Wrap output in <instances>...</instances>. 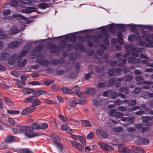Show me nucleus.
<instances>
[{"instance_id": "obj_1", "label": "nucleus", "mask_w": 153, "mask_h": 153, "mask_svg": "<svg viewBox=\"0 0 153 153\" xmlns=\"http://www.w3.org/2000/svg\"><path fill=\"white\" fill-rule=\"evenodd\" d=\"M125 48L127 52H129L131 55L137 57L140 53H142L144 49L143 48L136 49V47H134V46L131 45H126Z\"/></svg>"}, {"instance_id": "obj_2", "label": "nucleus", "mask_w": 153, "mask_h": 153, "mask_svg": "<svg viewBox=\"0 0 153 153\" xmlns=\"http://www.w3.org/2000/svg\"><path fill=\"white\" fill-rule=\"evenodd\" d=\"M30 48H28L27 51H22L19 57L17 58V62L18 63V65L20 67H23L26 64L27 60L26 59H23L21 62H20L23 56L26 55L27 52L30 51Z\"/></svg>"}, {"instance_id": "obj_3", "label": "nucleus", "mask_w": 153, "mask_h": 153, "mask_svg": "<svg viewBox=\"0 0 153 153\" xmlns=\"http://www.w3.org/2000/svg\"><path fill=\"white\" fill-rule=\"evenodd\" d=\"M141 38L149 43H153V34L150 37H149V34L147 32H144L143 33Z\"/></svg>"}, {"instance_id": "obj_4", "label": "nucleus", "mask_w": 153, "mask_h": 153, "mask_svg": "<svg viewBox=\"0 0 153 153\" xmlns=\"http://www.w3.org/2000/svg\"><path fill=\"white\" fill-rule=\"evenodd\" d=\"M72 146L74 148L77 149L80 152H83L84 148L82 145L79 143L74 141H70Z\"/></svg>"}, {"instance_id": "obj_5", "label": "nucleus", "mask_w": 153, "mask_h": 153, "mask_svg": "<svg viewBox=\"0 0 153 153\" xmlns=\"http://www.w3.org/2000/svg\"><path fill=\"white\" fill-rule=\"evenodd\" d=\"M135 79L137 81H138L137 84L138 85H142L143 84L147 85H150L153 83L152 82L147 81L140 82V81H142L143 80V77L140 76L136 77L135 78Z\"/></svg>"}, {"instance_id": "obj_6", "label": "nucleus", "mask_w": 153, "mask_h": 153, "mask_svg": "<svg viewBox=\"0 0 153 153\" xmlns=\"http://www.w3.org/2000/svg\"><path fill=\"white\" fill-rule=\"evenodd\" d=\"M96 132L98 136L102 139H105L108 137V135L106 132L99 129L96 130Z\"/></svg>"}, {"instance_id": "obj_7", "label": "nucleus", "mask_w": 153, "mask_h": 153, "mask_svg": "<svg viewBox=\"0 0 153 153\" xmlns=\"http://www.w3.org/2000/svg\"><path fill=\"white\" fill-rule=\"evenodd\" d=\"M42 134L39 133L30 132L29 131H26L25 133V136L27 138H30L36 136H40Z\"/></svg>"}, {"instance_id": "obj_8", "label": "nucleus", "mask_w": 153, "mask_h": 153, "mask_svg": "<svg viewBox=\"0 0 153 153\" xmlns=\"http://www.w3.org/2000/svg\"><path fill=\"white\" fill-rule=\"evenodd\" d=\"M42 59H38L36 60L37 62L42 65V66H46L48 65L49 64V62L47 60L43 59L44 57L43 56H41Z\"/></svg>"}, {"instance_id": "obj_9", "label": "nucleus", "mask_w": 153, "mask_h": 153, "mask_svg": "<svg viewBox=\"0 0 153 153\" xmlns=\"http://www.w3.org/2000/svg\"><path fill=\"white\" fill-rule=\"evenodd\" d=\"M99 144L102 149L104 151H107L113 149L112 147L111 146L106 145L105 143L101 142H99Z\"/></svg>"}, {"instance_id": "obj_10", "label": "nucleus", "mask_w": 153, "mask_h": 153, "mask_svg": "<svg viewBox=\"0 0 153 153\" xmlns=\"http://www.w3.org/2000/svg\"><path fill=\"white\" fill-rule=\"evenodd\" d=\"M137 144L138 145H147L148 144L149 142V139L146 138H140L138 140H137L136 141Z\"/></svg>"}, {"instance_id": "obj_11", "label": "nucleus", "mask_w": 153, "mask_h": 153, "mask_svg": "<svg viewBox=\"0 0 153 153\" xmlns=\"http://www.w3.org/2000/svg\"><path fill=\"white\" fill-rule=\"evenodd\" d=\"M15 137L13 135L7 136L5 140L6 142L7 143H11L14 141Z\"/></svg>"}, {"instance_id": "obj_12", "label": "nucleus", "mask_w": 153, "mask_h": 153, "mask_svg": "<svg viewBox=\"0 0 153 153\" xmlns=\"http://www.w3.org/2000/svg\"><path fill=\"white\" fill-rule=\"evenodd\" d=\"M52 143L53 145L55 146L60 150H62L63 149V146L59 142H58L56 140H53L52 141Z\"/></svg>"}, {"instance_id": "obj_13", "label": "nucleus", "mask_w": 153, "mask_h": 153, "mask_svg": "<svg viewBox=\"0 0 153 153\" xmlns=\"http://www.w3.org/2000/svg\"><path fill=\"white\" fill-rule=\"evenodd\" d=\"M19 45V42L17 41H14L12 42L9 45V47L10 48H16Z\"/></svg>"}, {"instance_id": "obj_14", "label": "nucleus", "mask_w": 153, "mask_h": 153, "mask_svg": "<svg viewBox=\"0 0 153 153\" xmlns=\"http://www.w3.org/2000/svg\"><path fill=\"white\" fill-rule=\"evenodd\" d=\"M50 4L46 3H41L38 5V7L39 8L42 9H45L50 7Z\"/></svg>"}, {"instance_id": "obj_15", "label": "nucleus", "mask_w": 153, "mask_h": 153, "mask_svg": "<svg viewBox=\"0 0 153 153\" xmlns=\"http://www.w3.org/2000/svg\"><path fill=\"white\" fill-rule=\"evenodd\" d=\"M60 129L62 131H65L67 132H69L71 131L69 127L67 125H62L60 127Z\"/></svg>"}, {"instance_id": "obj_16", "label": "nucleus", "mask_w": 153, "mask_h": 153, "mask_svg": "<svg viewBox=\"0 0 153 153\" xmlns=\"http://www.w3.org/2000/svg\"><path fill=\"white\" fill-rule=\"evenodd\" d=\"M81 122L82 124L86 127H90L92 126V125L89 121L88 120H81Z\"/></svg>"}, {"instance_id": "obj_17", "label": "nucleus", "mask_w": 153, "mask_h": 153, "mask_svg": "<svg viewBox=\"0 0 153 153\" xmlns=\"http://www.w3.org/2000/svg\"><path fill=\"white\" fill-rule=\"evenodd\" d=\"M128 61L129 63H136L140 62H141V60L138 59L137 60H136L135 61L134 58L132 56L128 58Z\"/></svg>"}, {"instance_id": "obj_18", "label": "nucleus", "mask_w": 153, "mask_h": 153, "mask_svg": "<svg viewBox=\"0 0 153 153\" xmlns=\"http://www.w3.org/2000/svg\"><path fill=\"white\" fill-rule=\"evenodd\" d=\"M117 35L119 40L118 41V43L122 44L123 42V35L121 33L118 32L117 33Z\"/></svg>"}, {"instance_id": "obj_19", "label": "nucleus", "mask_w": 153, "mask_h": 153, "mask_svg": "<svg viewBox=\"0 0 153 153\" xmlns=\"http://www.w3.org/2000/svg\"><path fill=\"white\" fill-rule=\"evenodd\" d=\"M103 36L104 37L105 39L104 40V42L106 44H108V42L107 40L110 38V34L108 32H106L103 34Z\"/></svg>"}, {"instance_id": "obj_20", "label": "nucleus", "mask_w": 153, "mask_h": 153, "mask_svg": "<svg viewBox=\"0 0 153 153\" xmlns=\"http://www.w3.org/2000/svg\"><path fill=\"white\" fill-rule=\"evenodd\" d=\"M94 148V145L91 146H86L85 148V152L86 153H88L90 151L93 149Z\"/></svg>"}, {"instance_id": "obj_21", "label": "nucleus", "mask_w": 153, "mask_h": 153, "mask_svg": "<svg viewBox=\"0 0 153 153\" xmlns=\"http://www.w3.org/2000/svg\"><path fill=\"white\" fill-rule=\"evenodd\" d=\"M137 36L134 34L130 35L128 38V40L130 42H134L137 40Z\"/></svg>"}, {"instance_id": "obj_22", "label": "nucleus", "mask_w": 153, "mask_h": 153, "mask_svg": "<svg viewBox=\"0 0 153 153\" xmlns=\"http://www.w3.org/2000/svg\"><path fill=\"white\" fill-rule=\"evenodd\" d=\"M59 117L63 122L65 124L68 123V120L66 117H65L63 115L61 114H59Z\"/></svg>"}, {"instance_id": "obj_23", "label": "nucleus", "mask_w": 153, "mask_h": 153, "mask_svg": "<svg viewBox=\"0 0 153 153\" xmlns=\"http://www.w3.org/2000/svg\"><path fill=\"white\" fill-rule=\"evenodd\" d=\"M123 128L122 126L115 127L113 128V130L115 132H120L123 130Z\"/></svg>"}, {"instance_id": "obj_24", "label": "nucleus", "mask_w": 153, "mask_h": 153, "mask_svg": "<svg viewBox=\"0 0 153 153\" xmlns=\"http://www.w3.org/2000/svg\"><path fill=\"white\" fill-rule=\"evenodd\" d=\"M33 91L31 89L29 88H24L22 90V92L25 94H29L32 93Z\"/></svg>"}, {"instance_id": "obj_25", "label": "nucleus", "mask_w": 153, "mask_h": 153, "mask_svg": "<svg viewBox=\"0 0 153 153\" xmlns=\"http://www.w3.org/2000/svg\"><path fill=\"white\" fill-rule=\"evenodd\" d=\"M19 31V30L15 27L12 28L11 31L9 32L10 34H15L18 33Z\"/></svg>"}, {"instance_id": "obj_26", "label": "nucleus", "mask_w": 153, "mask_h": 153, "mask_svg": "<svg viewBox=\"0 0 153 153\" xmlns=\"http://www.w3.org/2000/svg\"><path fill=\"white\" fill-rule=\"evenodd\" d=\"M114 115L115 118L119 119L121 118L124 116V114L122 112H117L115 113Z\"/></svg>"}, {"instance_id": "obj_27", "label": "nucleus", "mask_w": 153, "mask_h": 153, "mask_svg": "<svg viewBox=\"0 0 153 153\" xmlns=\"http://www.w3.org/2000/svg\"><path fill=\"white\" fill-rule=\"evenodd\" d=\"M120 92H123L126 94H128L129 93V91L128 90V87H122L120 89Z\"/></svg>"}, {"instance_id": "obj_28", "label": "nucleus", "mask_w": 153, "mask_h": 153, "mask_svg": "<svg viewBox=\"0 0 153 153\" xmlns=\"http://www.w3.org/2000/svg\"><path fill=\"white\" fill-rule=\"evenodd\" d=\"M34 97L33 96H30L29 97L26 98L25 100V102H31L32 103L34 100Z\"/></svg>"}, {"instance_id": "obj_29", "label": "nucleus", "mask_w": 153, "mask_h": 153, "mask_svg": "<svg viewBox=\"0 0 153 153\" xmlns=\"http://www.w3.org/2000/svg\"><path fill=\"white\" fill-rule=\"evenodd\" d=\"M32 104L34 106H37L40 104V102L38 99L36 98H34Z\"/></svg>"}, {"instance_id": "obj_30", "label": "nucleus", "mask_w": 153, "mask_h": 153, "mask_svg": "<svg viewBox=\"0 0 153 153\" xmlns=\"http://www.w3.org/2000/svg\"><path fill=\"white\" fill-rule=\"evenodd\" d=\"M19 153H33L30 150L28 149H22L20 150Z\"/></svg>"}, {"instance_id": "obj_31", "label": "nucleus", "mask_w": 153, "mask_h": 153, "mask_svg": "<svg viewBox=\"0 0 153 153\" xmlns=\"http://www.w3.org/2000/svg\"><path fill=\"white\" fill-rule=\"evenodd\" d=\"M77 103L82 105L84 104L86 102V100L85 99L80 98L77 100Z\"/></svg>"}, {"instance_id": "obj_32", "label": "nucleus", "mask_w": 153, "mask_h": 153, "mask_svg": "<svg viewBox=\"0 0 153 153\" xmlns=\"http://www.w3.org/2000/svg\"><path fill=\"white\" fill-rule=\"evenodd\" d=\"M7 113L10 114H17L19 113L18 111L7 110Z\"/></svg>"}, {"instance_id": "obj_33", "label": "nucleus", "mask_w": 153, "mask_h": 153, "mask_svg": "<svg viewBox=\"0 0 153 153\" xmlns=\"http://www.w3.org/2000/svg\"><path fill=\"white\" fill-rule=\"evenodd\" d=\"M77 140L80 141L81 143H83L85 146V140L84 137L79 136Z\"/></svg>"}, {"instance_id": "obj_34", "label": "nucleus", "mask_w": 153, "mask_h": 153, "mask_svg": "<svg viewBox=\"0 0 153 153\" xmlns=\"http://www.w3.org/2000/svg\"><path fill=\"white\" fill-rule=\"evenodd\" d=\"M77 140L80 141L81 143H83L85 146V140L84 137L79 136Z\"/></svg>"}, {"instance_id": "obj_35", "label": "nucleus", "mask_w": 153, "mask_h": 153, "mask_svg": "<svg viewBox=\"0 0 153 153\" xmlns=\"http://www.w3.org/2000/svg\"><path fill=\"white\" fill-rule=\"evenodd\" d=\"M16 84L18 88H22L25 85V83L24 81H21L19 80L17 82Z\"/></svg>"}, {"instance_id": "obj_36", "label": "nucleus", "mask_w": 153, "mask_h": 153, "mask_svg": "<svg viewBox=\"0 0 153 153\" xmlns=\"http://www.w3.org/2000/svg\"><path fill=\"white\" fill-rule=\"evenodd\" d=\"M119 61L121 62L122 63L119 64L118 66L119 67H123L125 65V64L126 62V59H120Z\"/></svg>"}, {"instance_id": "obj_37", "label": "nucleus", "mask_w": 153, "mask_h": 153, "mask_svg": "<svg viewBox=\"0 0 153 153\" xmlns=\"http://www.w3.org/2000/svg\"><path fill=\"white\" fill-rule=\"evenodd\" d=\"M62 92L65 94H70L71 93V91L67 88L64 87L62 89Z\"/></svg>"}, {"instance_id": "obj_38", "label": "nucleus", "mask_w": 153, "mask_h": 153, "mask_svg": "<svg viewBox=\"0 0 153 153\" xmlns=\"http://www.w3.org/2000/svg\"><path fill=\"white\" fill-rule=\"evenodd\" d=\"M28 83L30 85H40L42 84L41 82L37 81H33L32 82H28Z\"/></svg>"}, {"instance_id": "obj_39", "label": "nucleus", "mask_w": 153, "mask_h": 153, "mask_svg": "<svg viewBox=\"0 0 153 153\" xmlns=\"http://www.w3.org/2000/svg\"><path fill=\"white\" fill-rule=\"evenodd\" d=\"M76 94L79 97H81L85 96V95L86 94V93L85 92H79V91H77Z\"/></svg>"}, {"instance_id": "obj_40", "label": "nucleus", "mask_w": 153, "mask_h": 153, "mask_svg": "<svg viewBox=\"0 0 153 153\" xmlns=\"http://www.w3.org/2000/svg\"><path fill=\"white\" fill-rule=\"evenodd\" d=\"M142 118L143 122L146 123H148V120H151V118L149 117H142Z\"/></svg>"}, {"instance_id": "obj_41", "label": "nucleus", "mask_w": 153, "mask_h": 153, "mask_svg": "<svg viewBox=\"0 0 153 153\" xmlns=\"http://www.w3.org/2000/svg\"><path fill=\"white\" fill-rule=\"evenodd\" d=\"M32 126L33 128L36 130L40 129V126L38 123H34L33 124Z\"/></svg>"}, {"instance_id": "obj_42", "label": "nucleus", "mask_w": 153, "mask_h": 153, "mask_svg": "<svg viewBox=\"0 0 153 153\" xmlns=\"http://www.w3.org/2000/svg\"><path fill=\"white\" fill-rule=\"evenodd\" d=\"M54 82L53 80H48L44 81V84L47 86L49 85Z\"/></svg>"}, {"instance_id": "obj_43", "label": "nucleus", "mask_w": 153, "mask_h": 153, "mask_svg": "<svg viewBox=\"0 0 153 153\" xmlns=\"http://www.w3.org/2000/svg\"><path fill=\"white\" fill-rule=\"evenodd\" d=\"M29 114L32 112L36 109V108L33 106L27 107Z\"/></svg>"}, {"instance_id": "obj_44", "label": "nucleus", "mask_w": 153, "mask_h": 153, "mask_svg": "<svg viewBox=\"0 0 153 153\" xmlns=\"http://www.w3.org/2000/svg\"><path fill=\"white\" fill-rule=\"evenodd\" d=\"M18 129L19 130V131L21 132H23L25 131H27L26 126H21L19 127V128Z\"/></svg>"}, {"instance_id": "obj_45", "label": "nucleus", "mask_w": 153, "mask_h": 153, "mask_svg": "<svg viewBox=\"0 0 153 153\" xmlns=\"http://www.w3.org/2000/svg\"><path fill=\"white\" fill-rule=\"evenodd\" d=\"M51 135L53 137L57 140L59 141L61 139L60 137L55 133H52Z\"/></svg>"}, {"instance_id": "obj_46", "label": "nucleus", "mask_w": 153, "mask_h": 153, "mask_svg": "<svg viewBox=\"0 0 153 153\" xmlns=\"http://www.w3.org/2000/svg\"><path fill=\"white\" fill-rule=\"evenodd\" d=\"M36 9L35 8L30 7L29 8V9L26 10V13H31L36 11Z\"/></svg>"}, {"instance_id": "obj_47", "label": "nucleus", "mask_w": 153, "mask_h": 153, "mask_svg": "<svg viewBox=\"0 0 153 153\" xmlns=\"http://www.w3.org/2000/svg\"><path fill=\"white\" fill-rule=\"evenodd\" d=\"M40 126L41 129H42L46 128L48 127V125L46 123H41Z\"/></svg>"}, {"instance_id": "obj_48", "label": "nucleus", "mask_w": 153, "mask_h": 153, "mask_svg": "<svg viewBox=\"0 0 153 153\" xmlns=\"http://www.w3.org/2000/svg\"><path fill=\"white\" fill-rule=\"evenodd\" d=\"M106 85V83L101 82H99L97 84V87L102 88L105 87Z\"/></svg>"}, {"instance_id": "obj_49", "label": "nucleus", "mask_w": 153, "mask_h": 153, "mask_svg": "<svg viewBox=\"0 0 153 153\" xmlns=\"http://www.w3.org/2000/svg\"><path fill=\"white\" fill-rule=\"evenodd\" d=\"M76 105V102L75 100H72L70 101L69 103V105L71 107H75Z\"/></svg>"}, {"instance_id": "obj_50", "label": "nucleus", "mask_w": 153, "mask_h": 153, "mask_svg": "<svg viewBox=\"0 0 153 153\" xmlns=\"http://www.w3.org/2000/svg\"><path fill=\"white\" fill-rule=\"evenodd\" d=\"M94 137V133L92 132H91L87 136V138L88 139H91Z\"/></svg>"}, {"instance_id": "obj_51", "label": "nucleus", "mask_w": 153, "mask_h": 153, "mask_svg": "<svg viewBox=\"0 0 153 153\" xmlns=\"http://www.w3.org/2000/svg\"><path fill=\"white\" fill-rule=\"evenodd\" d=\"M149 61L146 60H143L142 61V62L146 64H147L148 66L151 67H153V63H149Z\"/></svg>"}, {"instance_id": "obj_52", "label": "nucleus", "mask_w": 153, "mask_h": 153, "mask_svg": "<svg viewBox=\"0 0 153 153\" xmlns=\"http://www.w3.org/2000/svg\"><path fill=\"white\" fill-rule=\"evenodd\" d=\"M96 92L95 89L94 88H90L88 90V92L91 94L92 95H94Z\"/></svg>"}, {"instance_id": "obj_53", "label": "nucleus", "mask_w": 153, "mask_h": 153, "mask_svg": "<svg viewBox=\"0 0 153 153\" xmlns=\"http://www.w3.org/2000/svg\"><path fill=\"white\" fill-rule=\"evenodd\" d=\"M4 98L6 103L8 104H11V101L8 97H4Z\"/></svg>"}, {"instance_id": "obj_54", "label": "nucleus", "mask_w": 153, "mask_h": 153, "mask_svg": "<svg viewBox=\"0 0 153 153\" xmlns=\"http://www.w3.org/2000/svg\"><path fill=\"white\" fill-rule=\"evenodd\" d=\"M42 94V91L39 90L36 91L33 94L35 97H38Z\"/></svg>"}, {"instance_id": "obj_55", "label": "nucleus", "mask_w": 153, "mask_h": 153, "mask_svg": "<svg viewBox=\"0 0 153 153\" xmlns=\"http://www.w3.org/2000/svg\"><path fill=\"white\" fill-rule=\"evenodd\" d=\"M27 108L23 110L21 112V114L22 115H24L29 114V112L28 111Z\"/></svg>"}, {"instance_id": "obj_56", "label": "nucleus", "mask_w": 153, "mask_h": 153, "mask_svg": "<svg viewBox=\"0 0 153 153\" xmlns=\"http://www.w3.org/2000/svg\"><path fill=\"white\" fill-rule=\"evenodd\" d=\"M38 46L37 48H36L34 49V50H33V51H32L31 54L32 55H35L38 53L39 50H38Z\"/></svg>"}, {"instance_id": "obj_57", "label": "nucleus", "mask_w": 153, "mask_h": 153, "mask_svg": "<svg viewBox=\"0 0 153 153\" xmlns=\"http://www.w3.org/2000/svg\"><path fill=\"white\" fill-rule=\"evenodd\" d=\"M17 57V56L16 54H13L11 58L12 60H13V62H10L11 64H13V62H14L16 60V59Z\"/></svg>"}, {"instance_id": "obj_58", "label": "nucleus", "mask_w": 153, "mask_h": 153, "mask_svg": "<svg viewBox=\"0 0 153 153\" xmlns=\"http://www.w3.org/2000/svg\"><path fill=\"white\" fill-rule=\"evenodd\" d=\"M114 72L115 70L113 69H111L108 71V74L110 76H112L114 75Z\"/></svg>"}, {"instance_id": "obj_59", "label": "nucleus", "mask_w": 153, "mask_h": 153, "mask_svg": "<svg viewBox=\"0 0 153 153\" xmlns=\"http://www.w3.org/2000/svg\"><path fill=\"white\" fill-rule=\"evenodd\" d=\"M123 153H132V151L129 148L125 147Z\"/></svg>"}, {"instance_id": "obj_60", "label": "nucleus", "mask_w": 153, "mask_h": 153, "mask_svg": "<svg viewBox=\"0 0 153 153\" xmlns=\"http://www.w3.org/2000/svg\"><path fill=\"white\" fill-rule=\"evenodd\" d=\"M135 118L134 117H130L129 118H128V121L129 123H131L134 122V121L135 120Z\"/></svg>"}, {"instance_id": "obj_61", "label": "nucleus", "mask_w": 153, "mask_h": 153, "mask_svg": "<svg viewBox=\"0 0 153 153\" xmlns=\"http://www.w3.org/2000/svg\"><path fill=\"white\" fill-rule=\"evenodd\" d=\"M119 93L117 92H114L111 95V98L112 99H115V98L117 96H119Z\"/></svg>"}, {"instance_id": "obj_62", "label": "nucleus", "mask_w": 153, "mask_h": 153, "mask_svg": "<svg viewBox=\"0 0 153 153\" xmlns=\"http://www.w3.org/2000/svg\"><path fill=\"white\" fill-rule=\"evenodd\" d=\"M138 147L136 146H133L131 147V150L132 151V153H133V152L136 153V152L138 150Z\"/></svg>"}, {"instance_id": "obj_63", "label": "nucleus", "mask_w": 153, "mask_h": 153, "mask_svg": "<svg viewBox=\"0 0 153 153\" xmlns=\"http://www.w3.org/2000/svg\"><path fill=\"white\" fill-rule=\"evenodd\" d=\"M118 109L120 111H124L126 110V107L123 106H120L118 107Z\"/></svg>"}, {"instance_id": "obj_64", "label": "nucleus", "mask_w": 153, "mask_h": 153, "mask_svg": "<svg viewBox=\"0 0 153 153\" xmlns=\"http://www.w3.org/2000/svg\"><path fill=\"white\" fill-rule=\"evenodd\" d=\"M137 153H145L144 150L142 148L138 147V150L137 152Z\"/></svg>"}]
</instances>
